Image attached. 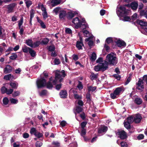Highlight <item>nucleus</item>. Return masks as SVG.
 <instances>
[{"label": "nucleus", "mask_w": 147, "mask_h": 147, "mask_svg": "<svg viewBox=\"0 0 147 147\" xmlns=\"http://www.w3.org/2000/svg\"><path fill=\"white\" fill-rule=\"evenodd\" d=\"M47 92L45 90H43L39 93V95L41 96H43L45 95Z\"/></svg>", "instance_id": "nucleus-58"}, {"label": "nucleus", "mask_w": 147, "mask_h": 147, "mask_svg": "<svg viewBox=\"0 0 147 147\" xmlns=\"http://www.w3.org/2000/svg\"><path fill=\"white\" fill-rule=\"evenodd\" d=\"M10 101L12 104H16L18 102V100L13 98H11L9 99Z\"/></svg>", "instance_id": "nucleus-39"}, {"label": "nucleus", "mask_w": 147, "mask_h": 147, "mask_svg": "<svg viewBox=\"0 0 147 147\" xmlns=\"http://www.w3.org/2000/svg\"><path fill=\"white\" fill-rule=\"evenodd\" d=\"M30 19L31 20H32V18L34 16V10L33 9L31 10L30 11Z\"/></svg>", "instance_id": "nucleus-60"}, {"label": "nucleus", "mask_w": 147, "mask_h": 147, "mask_svg": "<svg viewBox=\"0 0 147 147\" xmlns=\"http://www.w3.org/2000/svg\"><path fill=\"white\" fill-rule=\"evenodd\" d=\"M40 42L39 41H37L33 43L32 48H35L39 46L40 45Z\"/></svg>", "instance_id": "nucleus-40"}, {"label": "nucleus", "mask_w": 147, "mask_h": 147, "mask_svg": "<svg viewBox=\"0 0 147 147\" xmlns=\"http://www.w3.org/2000/svg\"><path fill=\"white\" fill-rule=\"evenodd\" d=\"M134 116H131L128 117L127 119V121L129 123H131L133 122L134 121Z\"/></svg>", "instance_id": "nucleus-36"}, {"label": "nucleus", "mask_w": 147, "mask_h": 147, "mask_svg": "<svg viewBox=\"0 0 147 147\" xmlns=\"http://www.w3.org/2000/svg\"><path fill=\"white\" fill-rule=\"evenodd\" d=\"M13 91V89H7L6 93L7 94L9 95L12 93Z\"/></svg>", "instance_id": "nucleus-53"}, {"label": "nucleus", "mask_w": 147, "mask_h": 147, "mask_svg": "<svg viewBox=\"0 0 147 147\" xmlns=\"http://www.w3.org/2000/svg\"><path fill=\"white\" fill-rule=\"evenodd\" d=\"M54 65H58L60 64V61L59 59H55L54 61Z\"/></svg>", "instance_id": "nucleus-56"}, {"label": "nucleus", "mask_w": 147, "mask_h": 147, "mask_svg": "<svg viewBox=\"0 0 147 147\" xmlns=\"http://www.w3.org/2000/svg\"><path fill=\"white\" fill-rule=\"evenodd\" d=\"M70 94L73 95L74 98L76 99H80L82 98V95L77 94V91L76 89L72 88L69 91Z\"/></svg>", "instance_id": "nucleus-6"}, {"label": "nucleus", "mask_w": 147, "mask_h": 147, "mask_svg": "<svg viewBox=\"0 0 147 147\" xmlns=\"http://www.w3.org/2000/svg\"><path fill=\"white\" fill-rule=\"evenodd\" d=\"M124 125L125 127L127 129H128L130 128V123H129L128 122H124Z\"/></svg>", "instance_id": "nucleus-43"}, {"label": "nucleus", "mask_w": 147, "mask_h": 147, "mask_svg": "<svg viewBox=\"0 0 147 147\" xmlns=\"http://www.w3.org/2000/svg\"><path fill=\"white\" fill-rule=\"evenodd\" d=\"M20 94V92L18 91H15L12 94V96L13 97H15L19 96Z\"/></svg>", "instance_id": "nucleus-49"}, {"label": "nucleus", "mask_w": 147, "mask_h": 147, "mask_svg": "<svg viewBox=\"0 0 147 147\" xmlns=\"http://www.w3.org/2000/svg\"><path fill=\"white\" fill-rule=\"evenodd\" d=\"M98 74H95L93 73H92L90 76V78L92 80L96 79L98 77Z\"/></svg>", "instance_id": "nucleus-30"}, {"label": "nucleus", "mask_w": 147, "mask_h": 147, "mask_svg": "<svg viewBox=\"0 0 147 147\" xmlns=\"http://www.w3.org/2000/svg\"><path fill=\"white\" fill-rule=\"evenodd\" d=\"M134 102L138 105H140L142 104V99L139 97L136 98L134 100Z\"/></svg>", "instance_id": "nucleus-26"}, {"label": "nucleus", "mask_w": 147, "mask_h": 147, "mask_svg": "<svg viewBox=\"0 0 147 147\" xmlns=\"http://www.w3.org/2000/svg\"><path fill=\"white\" fill-rule=\"evenodd\" d=\"M9 102L8 99L6 97H4L3 100V102L4 105H7L8 104Z\"/></svg>", "instance_id": "nucleus-38"}, {"label": "nucleus", "mask_w": 147, "mask_h": 147, "mask_svg": "<svg viewBox=\"0 0 147 147\" xmlns=\"http://www.w3.org/2000/svg\"><path fill=\"white\" fill-rule=\"evenodd\" d=\"M62 9L60 7H57L55 8L53 11V12L55 13V15H57L58 13H60Z\"/></svg>", "instance_id": "nucleus-27"}, {"label": "nucleus", "mask_w": 147, "mask_h": 147, "mask_svg": "<svg viewBox=\"0 0 147 147\" xmlns=\"http://www.w3.org/2000/svg\"><path fill=\"white\" fill-rule=\"evenodd\" d=\"M105 60L109 65L114 66L118 62V59L115 54L111 53L107 55Z\"/></svg>", "instance_id": "nucleus-4"}, {"label": "nucleus", "mask_w": 147, "mask_h": 147, "mask_svg": "<svg viewBox=\"0 0 147 147\" xmlns=\"http://www.w3.org/2000/svg\"><path fill=\"white\" fill-rule=\"evenodd\" d=\"M131 77L132 75L131 74H129L127 77L126 81L125 83V85H127L130 82L131 79Z\"/></svg>", "instance_id": "nucleus-31"}, {"label": "nucleus", "mask_w": 147, "mask_h": 147, "mask_svg": "<svg viewBox=\"0 0 147 147\" xmlns=\"http://www.w3.org/2000/svg\"><path fill=\"white\" fill-rule=\"evenodd\" d=\"M96 53L94 52L92 53L90 57V59L91 61H94L96 59Z\"/></svg>", "instance_id": "nucleus-28"}, {"label": "nucleus", "mask_w": 147, "mask_h": 147, "mask_svg": "<svg viewBox=\"0 0 147 147\" xmlns=\"http://www.w3.org/2000/svg\"><path fill=\"white\" fill-rule=\"evenodd\" d=\"M134 122L136 123L140 122L142 119V117L140 114H137L134 116Z\"/></svg>", "instance_id": "nucleus-17"}, {"label": "nucleus", "mask_w": 147, "mask_h": 147, "mask_svg": "<svg viewBox=\"0 0 147 147\" xmlns=\"http://www.w3.org/2000/svg\"><path fill=\"white\" fill-rule=\"evenodd\" d=\"M59 94L61 97L63 98H66L67 96V92L66 91H61Z\"/></svg>", "instance_id": "nucleus-25"}, {"label": "nucleus", "mask_w": 147, "mask_h": 147, "mask_svg": "<svg viewBox=\"0 0 147 147\" xmlns=\"http://www.w3.org/2000/svg\"><path fill=\"white\" fill-rule=\"evenodd\" d=\"M37 131L36 130L35 128H32L30 130V132L31 134H34L35 135V133Z\"/></svg>", "instance_id": "nucleus-52"}, {"label": "nucleus", "mask_w": 147, "mask_h": 147, "mask_svg": "<svg viewBox=\"0 0 147 147\" xmlns=\"http://www.w3.org/2000/svg\"><path fill=\"white\" fill-rule=\"evenodd\" d=\"M34 135L38 138H40L43 135L42 133L37 131L35 133Z\"/></svg>", "instance_id": "nucleus-51"}, {"label": "nucleus", "mask_w": 147, "mask_h": 147, "mask_svg": "<svg viewBox=\"0 0 147 147\" xmlns=\"http://www.w3.org/2000/svg\"><path fill=\"white\" fill-rule=\"evenodd\" d=\"M18 22L19 27L20 28L23 22V19L22 17L20 20L18 21Z\"/></svg>", "instance_id": "nucleus-48"}, {"label": "nucleus", "mask_w": 147, "mask_h": 147, "mask_svg": "<svg viewBox=\"0 0 147 147\" xmlns=\"http://www.w3.org/2000/svg\"><path fill=\"white\" fill-rule=\"evenodd\" d=\"M96 89V87L95 86L92 87L90 86L88 87V90L89 92H93Z\"/></svg>", "instance_id": "nucleus-44"}, {"label": "nucleus", "mask_w": 147, "mask_h": 147, "mask_svg": "<svg viewBox=\"0 0 147 147\" xmlns=\"http://www.w3.org/2000/svg\"><path fill=\"white\" fill-rule=\"evenodd\" d=\"M36 19L38 22L40 24L41 27L42 28H46V25L41 20H40L38 17H36Z\"/></svg>", "instance_id": "nucleus-24"}, {"label": "nucleus", "mask_w": 147, "mask_h": 147, "mask_svg": "<svg viewBox=\"0 0 147 147\" xmlns=\"http://www.w3.org/2000/svg\"><path fill=\"white\" fill-rule=\"evenodd\" d=\"M24 1L27 7H29L32 4V2L30 1L25 0Z\"/></svg>", "instance_id": "nucleus-41"}, {"label": "nucleus", "mask_w": 147, "mask_h": 147, "mask_svg": "<svg viewBox=\"0 0 147 147\" xmlns=\"http://www.w3.org/2000/svg\"><path fill=\"white\" fill-rule=\"evenodd\" d=\"M7 88L5 87H3L1 89V90L2 93L4 94L6 93L7 91Z\"/></svg>", "instance_id": "nucleus-61"}, {"label": "nucleus", "mask_w": 147, "mask_h": 147, "mask_svg": "<svg viewBox=\"0 0 147 147\" xmlns=\"http://www.w3.org/2000/svg\"><path fill=\"white\" fill-rule=\"evenodd\" d=\"M106 42L108 44H109L112 42V38L111 37L108 38L106 40Z\"/></svg>", "instance_id": "nucleus-55"}, {"label": "nucleus", "mask_w": 147, "mask_h": 147, "mask_svg": "<svg viewBox=\"0 0 147 147\" xmlns=\"http://www.w3.org/2000/svg\"><path fill=\"white\" fill-rule=\"evenodd\" d=\"M16 4L13 3L8 5L7 7L8 12L11 13L13 12V9L16 6Z\"/></svg>", "instance_id": "nucleus-15"}, {"label": "nucleus", "mask_w": 147, "mask_h": 147, "mask_svg": "<svg viewBox=\"0 0 147 147\" xmlns=\"http://www.w3.org/2000/svg\"><path fill=\"white\" fill-rule=\"evenodd\" d=\"M41 9L42 11V15L43 16L44 19L45 20L48 17V15L46 11V8L44 7L43 5H42L41 7Z\"/></svg>", "instance_id": "nucleus-11"}, {"label": "nucleus", "mask_w": 147, "mask_h": 147, "mask_svg": "<svg viewBox=\"0 0 147 147\" xmlns=\"http://www.w3.org/2000/svg\"><path fill=\"white\" fill-rule=\"evenodd\" d=\"M99 63L102 68V71H104L108 68L109 64L105 60L103 62Z\"/></svg>", "instance_id": "nucleus-12"}, {"label": "nucleus", "mask_w": 147, "mask_h": 147, "mask_svg": "<svg viewBox=\"0 0 147 147\" xmlns=\"http://www.w3.org/2000/svg\"><path fill=\"white\" fill-rule=\"evenodd\" d=\"M72 22L75 25V28L78 29L80 28L81 29L84 30L88 28L87 24L85 22L84 18L80 19L78 17L73 19Z\"/></svg>", "instance_id": "nucleus-3"}, {"label": "nucleus", "mask_w": 147, "mask_h": 147, "mask_svg": "<svg viewBox=\"0 0 147 147\" xmlns=\"http://www.w3.org/2000/svg\"><path fill=\"white\" fill-rule=\"evenodd\" d=\"M13 76L11 74H9L6 75L4 76V79L7 80H10L11 78H13Z\"/></svg>", "instance_id": "nucleus-37"}, {"label": "nucleus", "mask_w": 147, "mask_h": 147, "mask_svg": "<svg viewBox=\"0 0 147 147\" xmlns=\"http://www.w3.org/2000/svg\"><path fill=\"white\" fill-rule=\"evenodd\" d=\"M42 144L41 142L37 141L36 143V147H40L42 146Z\"/></svg>", "instance_id": "nucleus-63"}, {"label": "nucleus", "mask_w": 147, "mask_h": 147, "mask_svg": "<svg viewBox=\"0 0 147 147\" xmlns=\"http://www.w3.org/2000/svg\"><path fill=\"white\" fill-rule=\"evenodd\" d=\"M49 41V39L46 38H44L41 42V43L42 44L46 45L48 43Z\"/></svg>", "instance_id": "nucleus-33"}, {"label": "nucleus", "mask_w": 147, "mask_h": 147, "mask_svg": "<svg viewBox=\"0 0 147 147\" xmlns=\"http://www.w3.org/2000/svg\"><path fill=\"white\" fill-rule=\"evenodd\" d=\"M94 69L96 71L102 70V68L100 65V63H99L96 66L94 67Z\"/></svg>", "instance_id": "nucleus-34"}, {"label": "nucleus", "mask_w": 147, "mask_h": 147, "mask_svg": "<svg viewBox=\"0 0 147 147\" xmlns=\"http://www.w3.org/2000/svg\"><path fill=\"white\" fill-rule=\"evenodd\" d=\"M17 57V55L15 54H13L10 57V59L12 60L15 59Z\"/></svg>", "instance_id": "nucleus-54"}, {"label": "nucleus", "mask_w": 147, "mask_h": 147, "mask_svg": "<svg viewBox=\"0 0 147 147\" xmlns=\"http://www.w3.org/2000/svg\"><path fill=\"white\" fill-rule=\"evenodd\" d=\"M12 70V68L9 65H7L4 68V73L5 74H8L11 72Z\"/></svg>", "instance_id": "nucleus-19"}, {"label": "nucleus", "mask_w": 147, "mask_h": 147, "mask_svg": "<svg viewBox=\"0 0 147 147\" xmlns=\"http://www.w3.org/2000/svg\"><path fill=\"white\" fill-rule=\"evenodd\" d=\"M136 88L138 90H142L144 88L143 85V82L141 80H139L138 82L136 83Z\"/></svg>", "instance_id": "nucleus-13"}, {"label": "nucleus", "mask_w": 147, "mask_h": 147, "mask_svg": "<svg viewBox=\"0 0 147 147\" xmlns=\"http://www.w3.org/2000/svg\"><path fill=\"white\" fill-rule=\"evenodd\" d=\"M115 42L118 47H124L126 46L125 43L123 41L120 39H118L115 41Z\"/></svg>", "instance_id": "nucleus-14"}, {"label": "nucleus", "mask_w": 147, "mask_h": 147, "mask_svg": "<svg viewBox=\"0 0 147 147\" xmlns=\"http://www.w3.org/2000/svg\"><path fill=\"white\" fill-rule=\"evenodd\" d=\"M91 38L92 36H91L85 39V41L86 42H88V44L89 46L90 47L92 46L94 44V42L93 41L91 40Z\"/></svg>", "instance_id": "nucleus-23"}, {"label": "nucleus", "mask_w": 147, "mask_h": 147, "mask_svg": "<svg viewBox=\"0 0 147 147\" xmlns=\"http://www.w3.org/2000/svg\"><path fill=\"white\" fill-rule=\"evenodd\" d=\"M29 53L32 57H34L35 56V52L31 48L29 51Z\"/></svg>", "instance_id": "nucleus-46"}, {"label": "nucleus", "mask_w": 147, "mask_h": 147, "mask_svg": "<svg viewBox=\"0 0 147 147\" xmlns=\"http://www.w3.org/2000/svg\"><path fill=\"white\" fill-rule=\"evenodd\" d=\"M124 6L125 7V6H127L128 7H131L132 9L135 10H136L137 8L138 4L137 3L135 2H133L130 4L128 3Z\"/></svg>", "instance_id": "nucleus-10"}, {"label": "nucleus", "mask_w": 147, "mask_h": 147, "mask_svg": "<svg viewBox=\"0 0 147 147\" xmlns=\"http://www.w3.org/2000/svg\"><path fill=\"white\" fill-rule=\"evenodd\" d=\"M121 147H127L128 145L126 142H122L121 143Z\"/></svg>", "instance_id": "nucleus-59"}, {"label": "nucleus", "mask_w": 147, "mask_h": 147, "mask_svg": "<svg viewBox=\"0 0 147 147\" xmlns=\"http://www.w3.org/2000/svg\"><path fill=\"white\" fill-rule=\"evenodd\" d=\"M83 46V45L82 38H80V40H78L77 42L76 47L79 50H80L82 49V46Z\"/></svg>", "instance_id": "nucleus-18"}, {"label": "nucleus", "mask_w": 147, "mask_h": 147, "mask_svg": "<svg viewBox=\"0 0 147 147\" xmlns=\"http://www.w3.org/2000/svg\"><path fill=\"white\" fill-rule=\"evenodd\" d=\"M86 134V130L84 129H82L81 131V135L82 136L84 137V136Z\"/></svg>", "instance_id": "nucleus-62"}, {"label": "nucleus", "mask_w": 147, "mask_h": 147, "mask_svg": "<svg viewBox=\"0 0 147 147\" xmlns=\"http://www.w3.org/2000/svg\"><path fill=\"white\" fill-rule=\"evenodd\" d=\"M76 111L77 113H79L82 111V109L81 107L78 106L76 107Z\"/></svg>", "instance_id": "nucleus-57"}, {"label": "nucleus", "mask_w": 147, "mask_h": 147, "mask_svg": "<svg viewBox=\"0 0 147 147\" xmlns=\"http://www.w3.org/2000/svg\"><path fill=\"white\" fill-rule=\"evenodd\" d=\"M77 87L79 90H80L83 88V85L81 82L80 81L78 82V84L77 86Z\"/></svg>", "instance_id": "nucleus-47"}, {"label": "nucleus", "mask_w": 147, "mask_h": 147, "mask_svg": "<svg viewBox=\"0 0 147 147\" xmlns=\"http://www.w3.org/2000/svg\"><path fill=\"white\" fill-rule=\"evenodd\" d=\"M26 43L29 46L32 47L33 45V42L31 39H28L26 40Z\"/></svg>", "instance_id": "nucleus-29"}, {"label": "nucleus", "mask_w": 147, "mask_h": 147, "mask_svg": "<svg viewBox=\"0 0 147 147\" xmlns=\"http://www.w3.org/2000/svg\"><path fill=\"white\" fill-rule=\"evenodd\" d=\"M66 14V12L65 11L62 10L59 13V18L61 20H63L65 17Z\"/></svg>", "instance_id": "nucleus-20"}, {"label": "nucleus", "mask_w": 147, "mask_h": 147, "mask_svg": "<svg viewBox=\"0 0 147 147\" xmlns=\"http://www.w3.org/2000/svg\"><path fill=\"white\" fill-rule=\"evenodd\" d=\"M82 32L84 36L86 37H88L90 36V32L87 30H84Z\"/></svg>", "instance_id": "nucleus-42"}, {"label": "nucleus", "mask_w": 147, "mask_h": 147, "mask_svg": "<svg viewBox=\"0 0 147 147\" xmlns=\"http://www.w3.org/2000/svg\"><path fill=\"white\" fill-rule=\"evenodd\" d=\"M13 50V48L11 47H9L8 48L6 51V52L7 53L6 54V55L9 54L11 51H12Z\"/></svg>", "instance_id": "nucleus-45"}, {"label": "nucleus", "mask_w": 147, "mask_h": 147, "mask_svg": "<svg viewBox=\"0 0 147 147\" xmlns=\"http://www.w3.org/2000/svg\"><path fill=\"white\" fill-rule=\"evenodd\" d=\"M65 32L66 33L68 34H71L72 33V31L71 30L68 28H65Z\"/></svg>", "instance_id": "nucleus-50"}, {"label": "nucleus", "mask_w": 147, "mask_h": 147, "mask_svg": "<svg viewBox=\"0 0 147 147\" xmlns=\"http://www.w3.org/2000/svg\"><path fill=\"white\" fill-rule=\"evenodd\" d=\"M78 13V11H71L68 12L67 18L69 19H72L75 15Z\"/></svg>", "instance_id": "nucleus-16"}, {"label": "nucleus", "mask_w": 147, "mask_h": 147, "mask_svg": "<svg viewBox=\"0 0 147 147\" xmlns=\"http://www.w3.org/2000/svg\"><path fill=\"white\" fill-rule=\"evenodd\" d=\"M129 12V10L126 9L124 6H117L116 9V13L120 20L124 21H129L131 20L129 16H126Z\"/></svg>", "instance_id": "nucleus-2"}, {"label": "nucleus", "mask_w": 147, "mask_h": 147, "mask_svg": "<svg viewBox=\"0 0 147 147\" xmlns=\"http://www.w3.org/2000/svg\"><path fill=\"white\" fill-rule=\"evenodd\" d=\"M9 85L13 89H16L18 86V83L16 82H11Z\"/></svg>", "instance_id": "nucleus-22"}, {"label": "nucleus", "mask_w": 147, "mask_h": 147, "mask_svg": "<svg viewBox=\"0 0 147 147\" xmlns=\"http://www.w3.org/2000/svg\"><path fill=\"white\" fill-rule=\"evenodd\" d=\"M137 22L141 26L146 27L147 26V22L144 20H137Z\"/></svg>", "instance_id": "nucleus-21"}, {"label": "nucleus", "mask_w": 147, "mask_h": 147, "mask_svg": "<svg viewBox=\"0 0 147 147\" xmlns=\"http://www.w3.org/2000/svg\"><path fill=\"white\" fill-rule=\"evenodd\" d=\"M116 134L122 139H125L127 137L126 133L123 130H118Z\"/></svg>", "instance_id": "nucleus-8"}, {"label": "nucleus", "mask_w": 147, "mask_h": 147, "mask_svg": "<svg viewBox=\"0 0 147 147\" xmlns=\"http://www.w3.org/2000/svg\"><path fill=\"white\" fill-rule=\"evenodd\" d=\"M66 124V122L65 121H62L60 122V124L62 127L65 126Z\"/></svg>", "instance_id": "nucleus-64"}, {"label": "nucleus", "mask_w": 147, "mask_h": 147, "mask_svg": "<svg viewBox=\"0 0 147 147\" xmlns=\"http://www.w3.org/2000/svg\"><path fill=\"white\" fill-rule=\"evenodd\" d=\"M66 76V74L65 73L64 70H62L61 71H57L55 73V80H53L52 77H51L50 79L49 82L47 84L44 77L38 78L36 81L37 87L38 88H40L46 86L47 88L51 89L53 87V85L51 82H52L53 84H55L58 82H61L63 81V78Z\"/></svg>", "instance_id": "nucleus-1"}, {"label": "nucleus", "mask_w": 147, "mask_h": 147, "mask_svg": "<svg viewBox=\"0 0 147 147\" xmlns=\"http://www.w3.org/2000/svg\"><path fill=\"white\" fill-rule=\"evenodd\" d=\"M30 48L26 46H25L23 47L22 50L23 51L24 53H27L29 52Z\"/></svg>", "instance_id": "nucleus-35"}, {"label": "nucleus", "mask_w": 147, "mask_h": 147, "mask_svg": "<svg viewBox=\"0 0 147 147\" xmlns=\"http://www.w3.org/2000/svg\"><path fill=\"white\" fill-rule=\"evenodd\" d=\"M140 15L141 16H145L146 18L147 19V10H142L140 11Z\"/></svg>", "instance_id": "nucleus-32"}, {"label": "nucleus", "mask_w": 147, "mask_h": 147, "mask_svg": "<svg viewBox=\"0 0 147 147\" xmlns=\"http://www.w3.org/2000/svg\"><path fill=\"white\" fill-rule=\"evenodd\" d=\"M65 1V0H63V1H62V0H50L48 2L50 5L54 7L61 3H63Z\"/></svg>", "instance_id": "nucleus-7"}, {"label": "nucleus", "mask_w": 147, "mask_h": 147, "mask_svg": "<svg viewBox=\"0 0 147 147\" xmlns=\"http://www.w3.org/2000/svg\"><path fill=\"white\" fill-rule=\"evenodd\" d=\"M107 127L105 126H102L98 130V134L99 136H100L105 133L107 130Z\"/></svg>", "instance_id": "nucleus-9"}, {"label": "nucleus", "mask_w": 147, "mask_h": 147, "mask_svg": "<svg viewBox=\"0 0 147 147\" xmlns=\"http://www.w3.org/2000/svg\"><path fill=\"white\" fill-rule=\"evenodd\" d=\"M123 92V89L122 88H117L115 89L113 93L111 94V97L113 99H115L117 97V96L119 95L121 92Z\"/></svg>", "instance_id": "nucleus-5"}]
</instances>
